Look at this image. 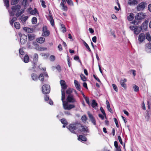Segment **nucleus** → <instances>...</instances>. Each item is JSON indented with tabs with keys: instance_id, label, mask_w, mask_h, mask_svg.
Wrapping results in <instances>:
<instances>
[{
	"instance_id": "nucleus-1",
	"label": "nucleus",
	"mask_w": 151,
	"mask_h": 151,
	"mask_svg": "<svg viewBox=\"0 0 151 151\" xmlns=\"http://www.w3.org/2000/svg\"><path fill=\"white\" fill-rule=\"evenodd\" d=\"M148 21H145L140 26H131L129 28L131 30L133 31L134 34L137 35L139 34L141 30L142 31L146 30L147 27Z\"/></svg>"
},
{
	"instance_id": "nucleus-2",
	"label": "nucleus",
	"mask_w": 151,
	"mask_h": 151,
	"mask_svg": "<svg viewBox=\"0 0 151 151\" xmlns=\"http://www.w3.org/2000/svg\"><path fill=\"white\" fill-rule=\"evenodd\" d=\"M62 92V98L61 100L63 103V105L64 109L65 110H70L75 107V106L73 104H68V102H66L64 100L65 98V92L63 90H61Z\"/></svg>"
},
{
	"instance_id": "nucleus-3",
	"label": "nucleus",
	"mask_w": 151,
	"mask_h": 151,
	"mask_svg": "<svg viewBox=\"0 0 151 151\" xmlns=\"http://www.w3.org/2000/svg\"><path fill=\"white\" fill-rule=\"evenodd\" d=\"M145 18V15L143 13H138L135 17V19L131 23L135 25H138L140 21Z\"/></svg>"
},
{
	"instance_id": "nucleus-4",
	"label": "nucleus",
	"mask_w": 151,
	"mask_h": 151,
	"mask_svg": "<svg viewBox=\"0 0 151 151\" xmlns=\"http://www.w3.org/2000/svg\"><path fill=\"white\" fill-rule=\"evenodd\" d=\"M21 6L19 5H17L12 6V11H9V13L10 16H14V13L19 11V10L21 9Z\"/></svg>"
},
{
	"instance_id": "nucleus-5",
	"label": "nucleus",
	"mask_w": 151,
	"mask_h": 151,
	"mask_svg": "<svg viewBox=\"0 0 151 151\" xmlns=\"http://www.w3.org/2000/svg\"><path fill=\"white\" fill-rule=\"evenodd\" d=\"M19 35L20 37V43L21 44H25L27 40V37L24 34H22L21 33H19Z\"/></svg>"
},
{
	"instance_id": "nucleus-6",
	"label": "nucleus",
	"mask_w": 151,
	"mask_h": 151,
	"mask_svg": "<svg viewBox=\"0 0 151 151\" xmlns=\"http://www.w3.org/2000/svg\"><path fill=\"white\" fill-rule=\"evenodd\" d=\"M42 92L44 94L49 93L50 91V87L49 85L47 84L43 85L42 87Z\"/></svg>"
},
{
	"instance_id": "nucleus-7",
	"label": "nucleus",
	"mask_w": 151,
	"mask_h": 151,
	"mask_svg": "<svg viewBox=\"0 0 151 151\" xmlns=\"http://www.w3.org/2000/svg\"><path fill=\"white\" fill-rule=\"evenodd\" d=\"M146 5L147 3L145 2L142 1L137 6V10L139 11L143 10L145 9Z\"/></svg>"
},
{
	"instance_id": "nucleus-8",
	"label": "nucleus",
	"mask_w": 151,
	"mask_h": 151,
	"mask_svg": "<svg viewBox=\"0 0 151 151\" xmlns=\"http://www.w3.org/2000/svg\"><path fill=\"white\" fill-rule=\"evenodd\" d=\"M66 100L69 103H74L76 102V100L74 98L73 95H68L67 98Z\"/></svg>"
},
{
	"instance_id": "nucleus-9",
	"label": "nucleus",
	"mask_w": 151,
	"mask_h": 151,
	"mask_svg": "<svg viewBox=\"0 0 151 151\" xmlns=\"http://www.w3.org/2000/svg\"><path fill=\"white\" fill-rule=\"evenodd\" d=\"M67 127L71 133L75 134L76 133L75 131V130H76V129L74 124H70Z\"/></svg>"
},
{
	"instance_id": "nucleus-10",
	"label": "nucleus",
	"mask_w": 151,
	"mask_h": 151,
	"mask_svg": "<svg viewBox=\"0 0 151 151\" xmlns=\"http://www.w3.org/2000/svg\"><path fill=\"white\" fill-rule=\"evenodd\" d=\"M145 50L147 53L151 52V43L149 42L146 44Z\"/></svg>"
},
{
	"instance_id": "nucleus-11",
	"label": "nucleus",
	"mask_w": 151,
	"mask_h": 151,
	"mask_svg": "<svg viewBox=\"0 0 151 151\" xmlns=\"http://www.w3.org/2000/svg\"><path fill=\"white\" fill-rule=\"evenodd\" d=\"M60 83L62 88L61 90H62L65 91L64 90L66 89L67 88V86L66 84L65 81L63 80H61Z\"/></svg>"
},
{
	"instance_id": "nucleus-12",
	"label": "nucleus",
	"mask_w": 151,
	"mask_h": 151,
	"mask_svg": "<svg viewBox=\"0 0 151 151\" xmlns=\"http://www.w3.org/2000/svg\"><path fill=\"white\" fill-rule=\"evenodd\" d=\"M145 39V35L144 33H141L139 36L138 40L139 42H142Z\"/></svg>"
},
{
	"instance_id": "nucleus-13",
	"label": "nucleus",
	"mask_w": 151,
	"mask_h": 151,
	"mask_svg": "<svg viewBox=\"0 0 151 151\" xmlns=\"http://www.w3.org/2000/svg\"><path fill=\"white\" fill-rule=\"evenodd\" d=\"M79 132H84L86 133H89V131L88 127L86 126L82 125V127H81Z\"/></svg>"
},
{
	"instance_id": "nucleus-14",
	"label": "nucleus",
	"mask_w": 151,
	"mask_h": 151,
	"mask_svg": "<svg viewBox=\"0 0 151 151\" xmlns=\"http://www.w3.org/2000/svg\"><path fill=\"white\" fill-rule=\"evenodd\" d=\"M75 128L76 129H78V131L79 132L80 130V129L81 127H82V125L80 123L78 122H76L74 123Z\"/></svg>"
},
{
	"instance_id": "nucleus-15",
	"label": "nucleus",
	"mask_w": 151,
	"mask_h": 151,
	"mask_svg": "<svg viewBox=\"0 0 151 151\" xmlns=\"http://www.w3.org/2000/svg\"><path fill=\"white\" fill-rule=\"evenodd\" d=\"M127 81V80L124 78L123 80L120 81V83L121 86L123 87L125 89L127 88V85L125 84V83Z\"/></svg>"
},
{
	"instance_id": "nucleus-16",
	"label": "nucleus",
	"mask_w": 151,
	"mask_h": 151,
	"mask_svg": "<svg viewBox=\"0 0 151 151\" xmlns=\"http://www.w3.org/2000/svg\"><path fill=\"white\" fill-rule=\"evenodd\" d=\"M28 40L32 41L35 39V35L33 33H29L27 34Z\"/></svg>"
},
{
	"instance_id": "nucleus-17",
	"label": "nucleus",
	"mask_w": 151,
	"mask_h": 151,
	"mask_svg": "<svg viewBox=\"0 0 151 151\" xmlns=\"http://www.w3.org/2000/svg\"><path fill=\"white\" fill-rule=\"evenodd\" d=\"M138 3L137 0H129L128 2V4L130 5H135L137 4Z\"/></svg>"
},
{
	"instance_id": "nucleus-18",
	"label": "nucleus",
	"mask_w": 151,
	"mask_h": 151,
	"mask_svg": "<svg viewBox=\"0 0 151 151\" xmlns=\"http://www.w3.org/2000/svg\"><path fill=\"white\" fill-rule=\"evenodd\" d=\"M78 139L81 141H86L87 140L85 136L82 135H80L78 137Z\"/></svg>"
},
{
	"instance_id": "nucleus-19",
	"label": "nucleus",
	"mask_w": 151,
	"mask_h": 151,
	"mask_svg": "<svg viewBox=\"0 0 151 151\" xmlns=\"http://www.w3.org/2000/svg\"><path fill=\"white\" fill-rule=\"evenodd\" d=\"M45 39L44 37H40L36 39V41L38 43L42 44L45 41Z\"/></svg>"
},
{
	"instance_id": "nucleus-20",
	"label": "nucleus",
	"mask_w": 151,
	"mask_h": 151,
	"mask_svg": "<svg viewBox=\"0 0 151 151\" xmlns=\"http://www.w3.org/2000/svg\"><path fill=\"white\" fill-rule=\"evenodd\" d=\"M31 77L32 79L35 81H37L38 79V76L35 73L32 74Z\"/></svg>"
},
{
	"instance_id": "nucleus-21",
	"label": "nucleus",
	"mask_w": 151,
	"mask_h": 151,
	"mask_svg": "<svg viewBox=\"0 0 151 151\" xmlns=\"http://www.w3.org/2000/svg\"><path fill=\"white\" fill-rule=\"evenodd\" d=\"M134 15L133 13H131L127 17V19L130 21H132L134 18Z\"/></svg>"
},
{
	"instance_id": "nucleus-22",
	"label": "nucleus",
	"mask_w": 151,
	"mask_h": 151,
	"mask_svg": "<svg viewBox=\"0 0 151 151\" xmlns=\"http://www.w3.org/2000/svg\"><path fill=\"white\" fill-rule=\"evenodd\" d=\"M49 20L50 22V24L52 26H54V22L52 17L51 15H49Z\"/></svg>"
},
{
	"instance_id": "nucleus-23",
	"label": "nucleus",
	"mask_w": 151,
	"mask_h": 151,
	"mask_svg": "<svg viewBox=\"0 0 151 151\" xmlns=\"http://www.w3.org/2000/svg\"><path fill=\"white\" fill-rule=\"evenodd\" d=\"M38 55L37 54H35L34 55L33 62L34 64L37 63L38 61Z\"/></svg>"
},
{
	"instance_id": "nucleus-24",
	"label": "nucleus",
	"mask_w": 151,
	"mask_h": 151,
	"mask_svg": "<svg viewBox=\"0 0 151 151\" xmlns=\"http://www.w3.org/2000/svg\"><path fill=\"white\" fill-rule=\"evenodd\" d=\"M24 12V10L21 9L20 11H18L15 14L16 16L17 17H18L20 16Z\"/></svg>"
},
{
	"instance_id": "nucleus-25",
	"label": "nucleus",
	"mask_w": 151,
	"mask_h": 151,
	"mask_svg": "<svg viewBox=\"0 0 151 151\" xmlns=\"http://www.w3.org/2000/svg\"><path fill=\"white\" fill-rule=\"evenodd\" d=\"M60 5L62 7V10L64 11H67L68 8L66 6L64 5L63 3H61Z\"/></svg>"
},
{
	"instance_id": "nucleus-26",
	"label": "nucleus",
	"mask_w": 151,
	"mask_h": 151,
	"mask_svg": "<svg viewBox=\"0 0 151 151\" xmlns=\"http://www.w3.org/2000/svg\"><path fill=\"white\" fill-rule=\"evenodd\" d=\"M43 33H42V35L43 36L45 37H47L50 34V32L49 31L47 30V31H45L43 32Z\"/></svg>"
},
{
	"instance_id": "nucleus-27",
	"label": "nucleus",
	"mask_w": 151,
	"mask_h": 151,
	"mask_svg": "<svg viewBox=\"0 0 151 151\" xmlns=\"http://www.w3.org/2000/svg\"><path fill=\"white\" fill-rule=\"evenodd\" d=\"M146 39L147 40L149 41H151V36L150 35V34L149 32H147L145 34Z\"/></svg>"
},
{
	"instance_id": "nucleus-28",
	"label": "nucleus",
	"mask_w": 151,
	"mask_h": 151,
	"mask_svg": "<svg viewBox=\"0 0 151 151\" xmlns=\"http://www.w3.org/2000/svg\"><path fill=\"white\" fill-rule=\"evenodd\" d=\"M87 119V118L86 115L82 116L81 118V120L84 123H85L86 122Z\"/></svg>"
},
{
	"instance_id": "nucleus-29",
	"label": "nucleus",
	"mask_w": 151,
	"mask_h": 151,
	"mask_svg": "<svg viewBox=\"0 0 151 151\" xmlns=\"http://www.w3.org/2000/svg\"><path fill=\"white\" fill-rule=\"evenodd\" d=\"M14 27L17 29H20V25L18 22H16L14 23Z\"/></svg>"
},
{
	"instance_id": "nucleus-30",
	"label": "nucleus",
	"mask_w": 151,
	"mask_h": 151,
	"mask_svg": "<svg viewBox=\"0 0 151 151\" xmlns=\"http://www.w3.org/2000/svg\"><path fill=\"white\" fill-rule=\"evenodd\" d=\"M5 6H6L7 9L9 6V0H4Z\"/></svg>"
},
{
	"instance_id": "nucleus-31",
	"label": "nucleus",
	"mask_w": 151,
	"mask_h": 151,
	"mask_svg": "<svg viewBox=\"0 0 151 151\" xmlns=\"http://www.w3.org/2000/svg\"><path fill=\"white\" fill-rule=\"evenodd\" d=\"M24 61L25 63H27L29 61V57L27 55H25L24 58Z\"/></svg>"
},
{
	"instance_id": "nucleus-32",
	"label": "nucleus",
	"mask_w": 151,
	"mask_h": 151,
	"mask_svg": "<svg viewBox=\"0 0 151 151\" xmlns=\"http://www.w3.org/2000/svg\"><path fill=\"white\" fill-rule=\"evenodd\" d=\"M38 79L41 81H43L44 79V76L43 73H41L38 76Z\"/></svg>"
},
{
	"instance_id": "nucleus-33",
	"label": "nucleus",
	"mask_w": 151,
	"mask_h": 151,
	"mask_svg": "<svg viewBox=\"0 0 151 151\" xmlns=\"http://www.w3.org/2000/svg\"><path fill=\"white\" fill-rule=\"evenodd\" d=\"M19 0H11V4L12 5H14L17 4Z\"/></svg>"
},
{
	"instance_id": "nucleus-34",
	"label": "nucleus",
	"mask_w": 151,
	"mask_h": 151,
	"mask_svg": "<svg viewBox=\"0 0 151 151\" xmlns=\"http://www.w3.org/2000/svg\"><path fill=\"white\" fill-rule=\"evenodd\" d=\"M62 124L65 125H66L68 124V122L66 121L65 119L63 118L60 120Z\"/></svg>"
},
{
	"instance_id": "nucleus-35",
	"label": "nucleus",
	"mask_w": 151,
	"mask_h": 151,
	"mask_svg": "<svg viewBox=\"0 0 151 151\" xmlns=\"http://www.w3.org/2000/svg\"><path fill=\"white\" fill-rule=\"evenodd\" d=\"M98 105L97 103L96 102L95 100H93L92 101V106L93 107H94L95 106H96Z\"/></svg>"
},
{
	"instance_id": "nucleus-36",
	"label": "nucleus",
	"mask_w": 151,
	"mask_h": 151,
	"mask_svg": "<svg viewBox=\"0 0 151 151\" xmlns=\"http://www.w3.org/2000/svg\"><path fill=\"white\" fill-rule=\"evenodd\" d=\"M72 93V91L70 88H69L66 91V94L68 95H72L71 93Z\"/></svg>"
},
{
	"instance_id": "nucleus-37",
	"label": "nucleus",
	"mask_w": 151,
	"mask_h": 151,
	"mask_svg": "<svg viewBox=\"0 0 151 151\" xmlns=\"http://www.w3.org/2000/svg\"><path fill=\"white\" fill-rule=\"evenodd\" d=\"M68 4L71 6H73V4L72 0H66Z\"/></svg>"
},
{
	"instance_id": "nucleus-38",
	"label": "nucleus",
	"mask_w": 151,
	"mask_h": 151,
	"mask_svg": "<svg viewBox=\"0 0 151 151\" xmlns=\"http://www.w3.org/2000/svg\"><path fill=\"white\" fill-rule=\"evenodd\" d=\"M61 28L62 29V32L63 33L65 32L66 31V28H65L64 25L63 24H62L61 25Z\"/></svg>"
},
{
	"instance_id": "nucleus-39",
	"label": "nucleus",
	"mask_w": 151,
	"mask_h": 151,
	"mask_svg": "<svg viewBox=\"0 0 151 151\" xmlns=\"http://www.w3.org/2000/svg\"><path fill=\"white\" fill-rule=\"evenodd\" d=\"M80 77L81 79L83 81H86V77L85 76L82 74L80 75Z\"/></svg>"
},
{
	"instance_id": "nucleus-40",
	"label": "nucleus",
	"mask_w": 151,
	"mask_h": 151,
	"mask_svg": "<svg viewBox=\"0 0 151 151\" xmlns=\"http://www.w3.org/2000/svg\"><path fill=\"white\" fill-rule=\"evenodd\" d=\"M24 30L28 32H31L32 31V29L29 28L24 27Z\"/></svg>"
},
{
	"instance_id": "nucleus-41",
	"label": "nucleus",
	"mask_w": 151,
	"mask_h": 151,
	"mask_svg": "<svg viewBox=\"0 0 151 151\" xmlns=\"http://www.w3.org/2000/svg\"><path fill=\"white\" fill-rule=\"evenodd\" d=\"M37 19L35 17H33L32 19V22L33 24H35L37 22Z\"/></svg>"
},
{
	"instance_id": "nucleus-42",
	"label": "nucleus",
	"mask_w": 151,
	"mask_h": 151,
	"mask_svg": "<svg viewBox=\"0 0 151 151\" xmlns=\"http://www.w3.org/2000/svg\"><path fill=\"white\" fill-rule=\"evenodd\" d=\"M84 45H85V46L88 49V51L89 52H91V50L90 48L88 45L85 41L84 42Z\"/></svg>"
},
{
	"instance_id": "nucleus-43",
	"label": "nucleus",
	"mask_w": 151,
	"mask_h": 151,
	"mask_svg": "<svg viewBox=\"0 0 151 151\" xmlns=\"http://www.w3.org/2000/svg\"><path fill=\"white\" fill-rule=\"evenodd\" d=\"M133 88L134 89V91L135 92H137L139 91V87L136 85H134Z\"/></svg>"
},
{
	"instance_id": "nucleus-44",
	"label": "nucleus",
	"mask_w": 151,
	"mask_h": 151,
	"mask_svg": "<svg viewBox=\"0 0 151 151\" xmlns=\"http://www.w3.org/2000/svg\"><path fill=\"white\" fill-rule=\"evenodd\" d=\"M40 1L42 2L41 5L44 8H46V5H45V2L43 0H40Z\"/></svg>"
},
{
	"instance_id": "nucleus-45",
	"label": "nucleus",
	"mask_w": 151,
	"mask_h": 151,
	"mask_svg": "<svg viewBox=\"0 0 151 151\" xmlns=\"http://www.w3.org/2000/svg\"><path fill=\"white\" fill-rule=\"evenodd\" d=\"M74 59L76 60H78V62L80 63L81 64H82V63L81 61L80 60L78 56H77L75 55L74 57Z\"/></svg>"
},
{
	"instance_id": "nucleus-46",
	"label": "nucleus",
	"mask_w": 151,
	"mask_h": 151,
	"mask_svg": "<svg viewBox=\"0 0 151 151\" xmlns=\"http://www.w3.org/2000/svg\"><path fill=\"white\" fill-rule=\"evenodd\" d=\"M88 114L90 120L95 118L93 115L91 114L89 112L88 113Z\"/></svg>"
},
{
	"instance_id": "nucleus-47",
	"label": "nucleus",
	"mask_w": 151,
	"mask_h": 151,
	"mask_svg": "<svg viewBox=\"0 0 151 151\" xmlns=\"http://www.w3.org/2000/svg\"><path fill=\"white\" fill-rule=\"evenodd\" d=\"M28 17L27 16H25L23 17L21 19L22 22L23 23H25L27 20V19Z\"/></svg>"
},
{
	"instance_id": "nucleus-48",
	"label": "nucleus",
	"mask_w": 151,
	"mask_h": 151,
	"mask_svg": "<svg viewBox=\"0 0 151 151\" xmlns=\"http://www.w3.org/2000/svg\"><path fill=\"white\" fill-rule=\"evenodd\" d=\"M100 110H101V112L105 116V118L106 119V114L105 113V112L104 109H103V108L102 107H101L100 108Z\"/></svg>"
},
{
	"instance_id": "nucleus-49",
	"label": "nucleus",
	"mask_w": 151,
	"mask_h": 151,
	"mask_svg": "<svg viewBox=\"0 0 151 151\" xmlns=\"http://www.w3.org/2000/svg\"><path fill=\"white\" fill-rule=\"evenodd\" d=\"M93 77H94V78L98 82H99V83H101V82L100 81V79H99V78L97 77V76H96L95 75H94V74H93Z\"/></svg>"
},
{
	"instance_id": "nucleus-50",
	"label": "nucleus",
	"mask_w": 151,
	"mask_h": 151,
	"mask_svg": "<svg viewBox=\"0 0 151 151\" xmlns=\"http://www.w3.org/2000/svg\"><path fill=\"white\" fill-rule=\"evenodd\" d=\"M19 51L20 55H24V52L22 49H20Z\"/></svg>"
},
{
	"instance_id": "nucleus-51",
	"label": "nucleus",
	"mask_w": 151,
	"mask_h": 151,
	"mask_svg": "<svg viewBox=\"0 0 151 151\" xmlns=\"http://www.w3.org/2000/svg\"><path fill=\"white\" fill-rule=\"evenodd\" d=\"M112 85V86H113V88L114 90L116 92H117L118 91V88H117V86H116V85L115 84H113Z\"/></svg>"
},
{
	"instance_id": "nucleus-52",
	"label": "nucleus",
	"mask_w": 151,
	"mask_h": 151,
	"mask_svg": "<svg viewBox=\"0 0 151 151\" xmlns=\"http://www.w3.org/2000/svg\"><path fill=\"white\" fill-rule=\"evenodd\" d=\"M76 89L79 91H81V86L80 84H78L76 86H75Z\"/></svg>"
},
{
	"instance_id": "nucleus-53",
	"label": "nucleus",
	"mask_w": 151,
	"mask_h": 151,
	"mask_svg": "<svg viewBox=\"0 0 151 151\" xmlns=\"http://www.w3.org/2000/svg\"><path fill=\"white\" fill-rule=\"evenodd\" d=\"M118 139H119V142H120V144L121 145H123V142L122 141V139L121 136H120L119 135L118 136Z\"/></svg>"
},
{
	"instance_id": "nucleus-54",
	"label": "nucleus",
	"mask_w": 151,
	"mask_h": 151,
	"mask_svg": "<svg viewBox=\"0 0 151 151\" xmlns=\"http://www.w3.org/2000/svg\"><path fill=\"white\" fill-rule=\"evenodd\" d=\"M56 69L58 70L59 72H60L61 71V67L59 65H57L56 68Z\"/></svg>"
},
{
	"instance_id": "nucleus-55",
	"label": "nucleus",
	"mask_w": 151,
	"mask_h": 151,
	"mask_svg": "<svg viewBox=\"0 0 151 151\" xmlns=\"http://www.w3.org/2000/svg\"><path fill=\"white\" fill-rule=\"evenodd\" d=\"M67 57H68L67 61H68V64L69 67H70L71 66V63H70V60L69 59V57L68 56Z\"/></svg>"
},
{
	"instance_id": "nucleus-56",
	"label": "nucleus",
	"mask_w": 151,
	"mask_h": 151,
	"mask_svg": "<svg viewBox=\"0 0 151 151\" xmlns=\"http://www.w3.org/2000/svg\"><path fill=\"white\" fill-rule=\"evenodd\" d=\"M90 121L94 125H96V121L95 118L91 120Z\"/></svg>"
},
{
	"instance_id": "nucleus-57",
	"label": "nucleus",
	"mask_w": 151,
	"mask_h": 151,
	"mask_svg": "<svg viewBox=\"0 0 151 151\" xmlns=\"http://www.w3.org/2000/svg\"><path fill=\"white\" fill-rule=\"evenodd\" d=\"M47 27L45 25L43 26V27L42 31H47Z\"/></svg>"
},
{
	"instance_id": "nucleus-58",
	"label": "nucleus",
	"mask_w": 151,
	"mask_h": 151,
	"mask_svg": "<svg viewBox=\"0 0 151 151\" xmlns=\"http://www.w3.org/2000/svg\"><path fill=\"white\" fill-rule=\"evenodd\" d=\"M107 108L108 110V111L110 112L111 113H112V112H111L112 110H111V109L110 108V105H108V106H107Z\"/></svg>"
},
{
	"instance_id": "nucleus-59",
	"label": "nucleus",
	"mask_w": 151,
	"mask_h": 151,
	"mask_svg": "<svg viewBox=\"0 0 151 151\" xmlns=\"http://www.w3.org/2000/svg\"><path fill=\"white\" fill-rule=\"evenodd\" d=\"M39 49V50L40 51H44L46 50L47 49V48L44 47H40Z\"/></svg>"
},
{
	"instance_id": "nucleus-60",
	"label": "nucleus",
	"mask_w": 151,
	"mask_h": 151,
	"mask_svg": "<svg viewBox=\"0 0 151 151\" xmlns=\"http://www.w3.org/2000/svg\"><path fill=\"white\" fill-rule=\"evenodd\" d=\"M83 86L86 89H88L87 84L86 82H84L83 83Z\"/></svg>"
},
{
	"instance_id": "nucleus-61",
	"label": "nucleus",
	"mask_w": 151,
	"mask_h": 151,
	"mask_svg": "<svg viewBox=\"0 0 151 151\" xmlns=\"http://www.w3.org/2000/svg\"><path fill=\"white\" fill-rule=\"evenodd\" d=\"M92 40L94 42H96V36H94L92 38Z\"/></svg>"
},
{
	"instance_id": "nucleus-62",
	"label": "nucleus",
	"mask_w": 151,
	"mask_h": 151,
	"mask_svg": "<svg viewBox=\"0 0 151 151\" xmlns=\"http://www.w3.org/2000/svg\"><path fill=\"white\" fill-rule=\"evenodd\" d=\"M50 58L51 60L52 61H54L55 59V56L53 55H51L50 56Z\"/></svg>"
},
{
	"instance_id": "nucleus-63",
	"label": "nucleus",
	"mask_w": 151,
	"mask_h": 151,
	"mask_svg": "<svg viewBox=\"0 0 151 151\" xmlns=\"http://www.w3.org/2000/svg\"><path fill=\"white\" fill-rule=\"evenodd\" d=\"M85 101L87 104H89V98L86 97L85 99Z\"/></svg>"
},
{
	"instance_id": "nucleus-64",
	"label": "nucleus",
	"mask_w": 151,
	"mask_h": 151,
	"mask_svg": "<svg viewBox=\"0 0 151 151\" xmlns=\"http://www.w3.org/2000/svg\"><path fill=\"white\" fill-rule=\"evenodd\" d=\"M111 17L112 19H116L117 18V17L116 16V15L114 14H113L111 16Z\"/></svg>"
}]
</instances>
